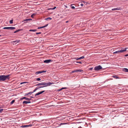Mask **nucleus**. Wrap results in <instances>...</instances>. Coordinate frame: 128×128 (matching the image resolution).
Wrapping results in <instances>:
<instances>
[{"label": "nucleus", "instance_id": "nucleus-16", "mask_svg": "<svg viewBox=\"0 0 128 128\" xmlns=\"http://www.w3.org/2000/svg\"><path fill=\"white\" fill-rule=\"evenodd\" d=\"M123 70L124 72H128V69L126 68H124L123 69Z\"/></svg>", "mask_w": 128, "mask_h": 128}, {"label": "nucleus", "instance_id": "nucleus-28", "mask_svg": "<svg viewBox=\"0 0 128 128\" xmlns=\"http://www.w3.org/2000/svg\"><path fill=\"white\" fill-rule=\"evenodd\" d=\"M10 24H12L13 23V20H11L10 21Z\"/></svg>", "mask_w": 128, "mask_h": 128}, {"label": "nucleus", "instance_id": "nucleus-18", "mask_svg": "<svg viewBox=\"0 0 128 128\" xmlns=\"http://www.w3.org/2000/svg\"><path fill=\"white\" fill-rule=\"evenodd\" d=\"M42 87H37L33 91V92H35V91H36L38 89V88H42Z\"/></svg>", "mask_w": 128, "mask_h": 128}, {"label": "nucleus", "instance_id": "nucleus-35", "mask_svg": "<svg viewBox=\"0 0 128 128\" xmlns=\"http://www.w3.org/2000/svg\"><path fill=\"white\" fill-rule=\"evenodd\" d=\"M75 62H74V61L73 60H72V63H74V64H76V63Z\"/></svg>", "mask_w": 128, "mask_h": 128}, {"label": "nucleus", "instance_id": "nucleus-42", "mask_svg": "<svg viewBox=\"0 0 128 128\" xmlns=\"http://www.w3.org/2000/svg\"><path fill=\"white\" fill-rule=\"evenodd\" d=\"M56 8V7H54L53 8V9H54Z\"/></svg>", "mask_w": 128, "mask_h": 128}, {"label": "nucleus", "instance_id": "nucleus-38", "mask_svg": "<svg viewBox=\"0 0 128 128\" xmlns=\"http://www.w3.org/2000/svg\"><path fill=\"white\" fill-rule=\"evenodd\" d=\"M26 82H21L20 83V84H22L24 83H26Z\"/></svg>", "mask_w": 128, "mask_h": 128}, {"label": "nucleus", "instance_id": "nucleus-1", "mask_svg": "<svg viewBox=\"0 0 128 128\" xmlns=\"http://www.w3.org/2000/svg\"><path fill=\"white\" fill-rule=\"evenodd\" d=\"M10 75H8L6 76L2 75L0 76V82L3 81L10 79Z\"/></svg>", "mask_w": 128, "mask_h": 128}, {"label": "nucleus", "instance_id": "nucleus-26", "mask_svg": "<svg viewBox=\"0 0 128 128\" xmlns=\"http://www.w3.org/2000/svg\"><path fill=\"white\" fill-rule=\"evenodd\" d=\"M15 100H12L10 104H13L15 102Z\"/></svg>", "mask_w": 128, "mask_h": 128}, {"label": "nucleus", "instance_id": "nucleus-30", "mask_svg": "<svg viewBox=\"0 0 128 128\" xmlns=\"http://www.w3.org/2000/svg\"><path fill=\"white\" fill-rule=\"evenodd\" d=\"M77 116V114H76V115H72V116H74V117H72V118H74V117H76Z\"/></svg>", "mask_w": 128, "mask_h": 128}, {"label": "nucleus", "instance_id": "nucleus-24", "mask_svg": "<svg viewBox=\"0 0 128 128\" xmlns=\"http://www.w3.org/2000/svg\"><path fill=\"white\" fill-rule=\"evenodd\" d=\"M112 77L114 78H115L116 79L119 78L118 77H117L115 76H113Z\"/></svg>", "mask_w": 128, "mask_h": 128}, {"label": "nucleus", "instance_id": "nucleus-40", "mask_svg": "<svg viewBox=\"0 0 128 128\" xmlns=\"http://www.w3.org/2000/svg\"><path fill=\"white\" fill-rule=\"evenodd\" d=\"M93 68H90V70H92Z\"/></svg>", "mask_w": 128, "mask_h": 128}, {"label": "nucleus", "instance_id": "nucleus-17", "mask_svg": "<svg viewBox=\"0 0 128 128\" xmlns=\"http://www.w3.org/2000/svg\"><path fill=\"white\" fill-rule=\"evenodd\" d=\"M82 71H83L82 70H77L72 71V73H74V72H82Z\"/></svg>", "mask_w": 128, "mask_h": 128}, {"label": "nucleus", "instance_id": "nucleus-46", "mask_svg": "<svg viewBox=\"0 0 128 128\" xmlns=\"http://www.w3.org/2000/svg\"><path fill=\"white\" fill-rule=\"evenodd\" d=\"M31 97V98H33V97H32V96H31V97Z\"/></svg>", "mask_w": 128, "mask_h": 128}, {"label": "nucleus", "instance_id": "nucleus-9", "mask_svg": "<svg viewBox=\"0 0 128 128\" xmlns=\"http://www.w3.org/2000/svg\"><path fill=\"white\" fill-rule=\"evenodd\" d=\"M32 20L30 18L27 19L26 20H24L23 21V22H24V23H26L28 21Z\"/></svg>", "mask_w": 128, "mask_h": 128}, {"label": "nucleus", "instance_id": "nucleus-13", "mask_svg": "<svg viewBox=\"0 0 128 128\" xmlns=\"http://www.w3.org/2000/svg\"><path fill=\"white\" fill-rule=\"evenodd\" d=\"M31 102L30 101H24L23 102V104H26L28 103H30Z\"/></svg>", "mask_w": 128, "mask_h": 128}, {"label": "nucleus", "instance_id": "nucleus-34", "mask_svg": "<svg viewBox=\"0 0 128 128\" xmlns=\"http://www.w3.org/2000/svg\"><path fill=\"white\" fill-rule=\"evenodd\" d=\"M3 109H0V113H1L3 110Z\"/></svg>", "mask_w": 128, "mask_h": 128}, {"label": "nucleus", "instance_id": "nucleus-6", "mask_svg": "<svg viewBox=\"0 0 128 128\" xmlns=\"http://www.w3.org/2000/svg\"><path fill=\"white\" fill-rule=\"evenodd\" d=\"M3 28L4 29H7L12 30L15 29V27H4Z\"/></svg>", "mask_w": 128, "mask_h": 128}, {"label": "nucleus", "instance_id": "nucleus-21", "mask_svg": "<svg viewBox=\"0 0 128 128\" xmlns=\"http://www.w3.org/2000/svg\"><path fill=\"white\" fill-rule=\"evenodd\" d=\"M33 92H30L28 93H26V94H25V96H27V95H29V94H31L32 93H33Z\"/></svg>", "mask_w": 128, "mask_h": 128}, {"label": "nucleus", "instance_id": "nucleus-10", "mask_svg": "<svg viewBox=\"0 0 128 128\" xmlns=\"http://www.w3.org/2000/svg\"><path fill=\"white\" fill-rule=\"evenodd\" d=\"M44 92H45L44 90H43L41 92H38L35 95V96H36L39 95L40 94L42 93H43Z\"/></svg>", "mask_w": 128, "mask_h": 128}, {"label": "nucleus", "instance_id": "nucleus-4", "mask_svg": "<svg viewBox=\"0 0 128 128\" xmlns=\"http://www.w3.org/2000/svg\"><path fill=\"white\" fill-rule=\"evenodd\" d=\"M78 8L74 4H72V12L78 11Z\"/></svg>", "mask_w": 128, "mask_h": 128}, {"label": "nucleus", "instance_id": "nucleus-48", "mask_svg": "<svg viewBox=\"0 0 128 128\" xmlns=\"http://www.w3.org/2000/svg\"><path fill=\"white\" fill-rule=\"evenodd\" d=\"M74 126H75V124H74Z\"/></svg>", "mask_w": 128, "mask_h": 128}, {"label": "nucleus", "instance_id": "nucleus-33", "mask_svg": "<svg viewBox=\"0 0 128 128\" xmlns=\"http://www.w3.org/2000/svg\"><path fill=\"white\" fill-rule=\"evenodd\" d=\"M36 80L38 81H40V80L41 79L40 78H38L36 79Z\"/></svg>", "mask_w": 128, "mask_h": 128}, {"label": "nucleus", "instance_id": "nucleus-37", "mask_svg": "<svg viewBox=\"0 0 128 128\" xmlns=\"http://www.w3.org/2000/svg\"><path fill=\"white\" fill-rule=\"evenodd\" d=\"M112 10H116V8H114L112 9Z\"/></svg>", "mask_w": 128, "mask_h": 128}, {"label": "nucleus", "instance_id": "nucleus-25", "mask_svg": "<svg viewBox=\"0 0 128 128\" xmlns=\"http://www.w3.org/2000/svg\"><path fill=\"white\" fill-rule=\"evenodd\" d=\"M35 14H33L31 15V17L32 18H33L35 16Z\"/></svg>", "mask_w": 128, "mask_h": 128}, {"label": "nucleus", "instance_id": "nucleus-47", "mask_svg": "<svg viewBox=\"0 0 128 128\" xmlns=\"http://www.w3.org/2000/svg\"><path fill=\"white\" fill-rule=\"evenodd\" d=\"M42 86H40L39 87H42Z\"/></svg>", "mask_w": 128, "mask_h": 128}, {"label": "nucleus", "instance_id": "nucleus-36", "mask_svg": "<svg viewBox=\"0 0 128 128\" xmlns=\"http://www.w3.org/2000/svg\"><path fill=\"white\" fill-rule=\"evenodd\" d=\"M116 8V10H120V8Z\"/></svg>", "mask_w": 128, "mask_h": 128}, {"label": "nucleus", "instance_id": "nucleus-11", "mask_svg": "<svg viewBox=\"0 0 128 128\" xmlns=\"http://www.w3.org/2000/svg\"><path fill=\"white\" fill-rule=\"evenodd\" d=\"M52 61V60H44V63H49V62H50Z\"/></svg>", "mask_w": 128, "mask_h": 128}, {"label": "nucleus", "instance_id": "nucleus-14", "mask_svg": "<svg viewBox=\"0 0 128 128\" xmlns=\"http://www.w3.org/2000/svg\"><path fill=\"white\" fill-rule=\"evenodd\" d=\"M32 125V124H30L29 125H24L23 127L24 128L28 127H29L31 126Z\"/></svg>", "mask_w": 128, "mask_h": 128}, {"label": "nucleus", "instance_id": "nucleus-45", "mask_svg": "<svg viewBox=\"0 0 128 128\" xmlns=\"http://www.w3.org/2000/svg\"><path fill=\"white\" fill-rule=\"evenodd\" d=\"M68 22V21H66V23H67V22Z\"/></svg>", "mask_w": 128, "mask_h": 128}, {"label": "nucleus", "instance_id": "nucleus-5", "mask_svg": "<svg viewBox=\"0 0 128 128\" xmlns=\"http://www.w3.org/2000/svg\"><path fill=\"white\" fill-rule=\"evenodd\" d=\"M102 68V67L100 66H95L94 68V69L96 70H101Z\"/></svg>", "mask_w": 128, "mask_h": 128}, {"label": "nucleus", "instance_id": "nucleus-15", "mask_svg": "<svg viewBox=\"0 0 128 128\" xmlns=\"http://www.w3.org/2000/svg\"><path fill=\"white\" fill-rule=\"evenodd\" d=\"M48 24H47L46 25H45V26H44L40 27H38V29H40V28H44L47 26H48Z\"/></svg>", "mask_w": 128, "mask_h": 128}, {"label": "nucleus", "instance_id": "nucleus-32", "mask_svg": "<svg viewBox=\"0 0 128 128\" xmlns=\"http://www.w3.org/2000/svg\"><path fill=\"white\" fill-rule=\"evenodd\" d=\"M41 33V32H36V34H40Z\"/></svg>", "mask_w": 128, "mask_h": 128}, {"label": "nucleus", "instance_id": "nucleus-41", "mask_svg": "<svg viewBox=\"0 0 128 128\" xmlns=\"http://www.w3.org/2000/svg\"><path fill=\"white\" fill-rule=\"evenodd\" d=\"M66 88H62L61 89V90L62 89H66Z\"/></svg>", "mask_w": 128, "mask_h": 128}, {"label": "nucleus", "instance_id": "nucleus-19", "mask_svg": "<svg viewBox=\"0 0 128 128\" xmlns=\"http://www.w3.org/2000/svg\"><path fill=\"white\" fill-rule=\"evenodd\" d=\"M29 31L30 32H35L36 31H37V30L36 29H35V30L31 29V30H30Z\"/></svg>", "mask_w": 128, "mask_h": 128}, {"label": "nucleus", "instance_id": "nucleus-31", "mask_svg": "<svg viewBox=\"0 0 128 128\" xmlns=\"http://www.w3.org/2000/svg\"><path fill=\"white\" fill-rule=\"evenodd\" d=\"M80 4V6H84V4L83 3H81V4Z\"/></svg>", "mask_w": 128, "mask_h": 128}, {"label": "nucleus", "instance_id": "nucleus-2", "mask_svg": "<svg viewBox=\"0 0 128 128\" xmlns=\"http://www.w3.org/2000/svg\"><path fill=\"white\" fill-rule=\"evenodd\" d=\"M54 83L53 82H49L48 83H46L45 82H43V84H42L43 85V86L42 87V88L44 87L47 86H50L52 84H53Z\"/></svg>", "mask_w": 128, "mask_h": 128}, {"label": "nucleus", "instance_id": "nucleus-43", "mask_svg": "<svg viewBox=\"0 0 128 128\" xmlns=\"http://www.w3.org/2000/svg\"><path fill=\"white\" fill-rule=\"evenodd\" d=\"M71 7L72 8V4H71L70 5Z\"/></svg>", "mask_w": 128, "mask_h": 128}, {"label": "nucleus", "instance_id": "nucleus-7", "mask_svg": "<svg viewBox=\"0 0 128 128\" xmlns=\"http://www.w3.org/2000/svg\"><path fill=\"white\" fill-rule=\"evenodd\" d=\"M84 58V56H82V57H80L79 58H72V60L76 59V60H80Z\"/></svg>", "mask_w": 128, "mask_h": 128}, {"label": "nucleus", "instance_id": "nucleus-3", "mask_svg": "<svg viewBox=\"0 0 128 128\" xmlns=\"http://www.w3.org/2000/svg\"><path fill=\"white\" fill-rule=\"evenodd\" d=\"M128 48H126L124 49L123 50H120V51H116L113 52V54H119L121 53L124 52L126 51V49Z\"/></svg>", "mask_w": 128, "mask_h": 128}, {"label": "nucleus", "instance_id": "nucleus-27", "mask_svg": "<svg viewBox=\"0 0 128 128\" xmlns=\"http://www.w3.org/2000/svg\"><path fill=\"white\" fill-rule=\"evenodd\" d=\"M52 19V18L50 17L48 18H47L46 19V20H51Z\"/></svg>", "mask_w": 128, "mask_h": 128}, {"label": "nucleus", "instance_id": "nucleus-12", "mask_svg": "<svg viewBox=\"0 0 128 128\" xmlns=\"http://www.w3.org/2000/svg\"><path fill=\"white\" fill-rule=\"evenodd\" d=\"M22 99H24L30 101L31 100V98H29L26 97H24L22 98Z\"/></svg>", "mask_w": 128, "mask_h": 128}, {"label": "nucleus", "instance_id": "nucleus-29", "mask_svg": "<svg viewBox=\"0 0 128 128\" xmlns=\"http://www.w3.org/2000/svg\"><path fill=\"white\" fill-rule=\"evenodd\" d=\"M76 63H80V64H82V62H80L76 61Z\"/></svg>", "mask_w": 128, "mask_h": 128}, {"label": "nucleus", "instance_id": "nucleus-20", "mask_svg": "<svg viewBox=\"0 0 128 128\" xmlns=\"http://www.w3.org/2000/svg\"><path fill=\"white\" fill-rule=\"evenodd\" d=\"M43 84V82H42L40 83H38L36 85V86H39V85H42V86H43V85L42 84Z\"/></svg>", "mask_w": 128, "mask_h": 128}, {"label": "nucleus", "instance_id": "nucleus-39", "mask_svg": "<svg viewBox=\"0 0 128 128\" xmlns=\"http://www.w3.org/2000/svg\"><path fill=\"white\" fill-rule=\"evenodd\" d=\"M128 56V54H126L124 56Z\"/></svg>", "mask_w": 128, "mask_h": 128}, {"label": "nucleus", "instance_id": "nucleus-22", "mask_svg": "<svg viewBox=\"0 0 128 128\" xmlns=\"http://www.w3.org/2000/svg\"><path fill=\"white\" fill-rule=\"evenodd\" d=\"M20 42V40H16L15 41H13V42L18 43V42Z\"/></svg>", "mask_w": 128, "mask_h": 128}, {"label": "nucleus", "instance_id": "nucleus-8", "mask_svg": "<svg viewBox=\"0 0 128 128\" xmlns=\"http://www.w3.org/2000/svg\"><path fill=\"white\" fill-rule=\"evenodd\" d=\"M46 72V71H40L37 72L36 73V74H41L42 73Z\"/></svg>", "mask_w": 128, "mask_h": 128}, {"label": "nucleus", "instance_id": "nucleus-44", "mask_svg": "<svg viewBox=\"0 0 128 128\" xmlns=\"http://www.w3.org/2000/svg\"><path fill=\"white\" fill-rule=\"evenodd\" d=\"M79 127H78V126H77V128H79Z\"/></svg>", "mask_w": 128, "mask_h": 128}, {"label": "nucleus", "instance_id": "nucleus-23", "mask_svg": "<svg viewBox=\"0 0 128 128\" xmlns=\"http://www.w3.org/2000/svg\"><path fill=\"white\" fill-rule=\"evenodd\" d=\"M20 30H21L20 29H18V30L15 31L14 32V33H16L17 32H19V31H20Z\"/></svg>", "mask_w": 128, "mask_h": 128}]
</instances>
